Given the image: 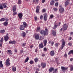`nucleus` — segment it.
Instances as JSON below:
<instances>
[{
  "instance_id": "42",
  "label": "nucleus",
  "mask_w": 73,
  "mask_h": 73,
  "mask_svg": "<svg viewBox=\"0 0 73 73\" xmlns=\"http://www.w3.org/2000/svg\"><path fill=\"white\" fill-rule=\"evenodd\" d=\"M55 5L56 7H57V6L58 5V2L56 3L55 4Z\"/></svg>"
},
{
  "instance_id": "50",
  "label": "nucleus",
  "mask_w": 73,
  "mask_h": 73,
  "mask_svg": "<svg viewBox=\"0 0 73 73\" xmlns=\"http://www.w3.org/2000/svg\"><path fill=\"white\" fill-rule=\"evenodd\" d=\"M35 21H37V17H35Z\"/></svg>"
},
{
  "instance_id": "36",
  "label": "nucleus",
  "mask_w": 73,
  "mask_h": 73,
  "mask_svg": "<svg viewBox=\"0 0 73 73\" xmlns=\"http://www.w3.org/2000/svg\"><path fill=\"white\" fill-rule=\"evenodd\" d=\"M53 9L54 11H57V10H58V9L57 8H53Z\"/></svg>"
},
{
  "instance_id": "14",
  "label": "nucleus",
  "mask_w": 73,
  "mask_h": 73,
  "mask_svg": "<svg viewBox=\"0 0 73 73\" xmlns=\"http://www.w3.org/2000/svg\"><path fill=\"white\" fill-rule=\"evenodd\" d=\"M62 45L65 46V43H66V42L64 40L62 39Z\"/></svg>"
},
{
  "instance_id": "58",
  "label": "nucleus",
  "mask_w": 73,
  "mask_h": 73,
  "mask_svg": "<svg viewBox=\"0 0 73 73\" xmlns=\"http://www.w3.org/2000/svg\"><path fill=\"white\" fill-rule=\"evenodd\" d=\"M31 48H32L33 47V45H32L30 46Z\"/></svg>"
},
{
  "instance_id": "37",
  "label": "nucleus",
  "mask_w": 73,
  "mask_h": 73,
  "mask_svg": "<svg viewBox=\"0 0 73 73\" xmlns=\"http://www.w3.org/2000/svg\"><path fill=\"white\" fill-rule=\"evenodd\" d=\"M39 38H40V35L38 34H37V40L39 39Z\"/></svg>"
},
{
  "instance_id": "23",
  "label": "nucleus",
  "mask_w": 73,
  "mask_h": 73,
  "mask_svg": "<svg viewBox=\"0 0 73 73\" xmlns=\"http://www.w3.org/2000/svg\"><path fill=\"white\" fill-rule=\"evenodd\" d=\"M39 10H40V7L39 6H38L37 7V13H40Z\"/></svg>"
},
{
  "instance_id": "41",
  "label": "nucleus",
  "mask_w": 73,
  "mask_h": 73,
  "mask_svg": "<svg viewBox=\"0 0 73 73\" xmlns=\"http://www.w3.org/2000/svg\"><path fill=\"white\" fill-rule=\"evenodd\" d=\"M4 20H5V19L4 18H2L0 19L1 21H4Z\"/></svg>"
},
{
  "instance_id": "20",
  "label": "nucleus",
  "mask_w": 73,
  "mask_h": 73,
  "mask_svg": "<svg viewBox=\"0 0 73 73\" xmlns=\"http://www.w3.org/2000/svg\"><path fill=\"white\" fill-rule=\"evenodd\" d=\"M12 70L13 72H15L16 70V68L15 67L13 66Z\"/></svg>"
},
{
  "instance_id": "8",
  "label": "nucleus",
  "mask_w": 73,
  "mask_h": 73,
  "mask_svg": "<svg viewBox=\"0 0 73 73\" xmlns=\"http://www.w3.org/2000/svg\"><path fill=\"white\" fill-rule=\"evenodd\" d=\"M44 21H46L47 19H46L47 17L46 16H47V14H46V13H45L44 14Z\"/></svg>"
},
{
  "instance_id": "26",
  "label": "nucleus",
  "mask_w": 73,
  "mask_h": 73,
  "mask_svg": "<svg viewBox=\"0 0 73 73\" xmlns=\"http://www.w3.org/2000/svg\"><path fill=\"white\" fill-rule=\"evenodd\" d=\"M5 32V30H2L0 31V33H4Z\"/></svg>"
},
{
  "instance_id": "27",
  "label": "nucleus",
  "mask_w": 73,
  "mask_h": 73,
  "mask_svg": "<svg viewBox=\"0 0 73 73\" xmlns=\"http://www.w3.org/2000/svg\"><path fill=\"white\" fill-rule=\"evenodd\" d=\"M28 60H29V58L27 57L25 60V62H28Z\"/></svg>"
},
{
  "instance_id": "17",
  "label": "nucleus",
  "mask_w": 73,
  "mask_h": 73,
  "mask_svg": "<svg viewBox=\"0 0 73 73\" xmlns=\"http://www.w3.org/2000/svg\"><path fill=\"white\" fill-rule=\"evenodd\" d=\"M43 43H44V46H45L46 45V43H47V40H43Z\"/></svg>"
},
{
  "instance_id": "4",
  "label": "nucleus",
  "mask_w": 73,
  "mask_h": 73,
  "mask_svg": "<svg viewBox=\"0 0 73 73\" xmlns=\"http://www.w3.org/2000/svg\"><path fill=\"white\" fill-rule=\"evenodd\" d=\"M61 69H62V71L64 73H65V71L66 70L68 69V68H66L65 67L61 66Z\"/></svg>"
},
{
  "instance_id": "61",
  "label": "nucleus",
  "mask_w": 73,
  "mask_h": 73,
  "mask_svg": "<svg viewBox=\"0 0 73 73\" xmlns=\"http://www.w3.org/2000/svg\"><path fill=\"white\" fill-rule=\"evenodd\" d=\"M55 60H56V62H57L58 61V58H55Z\"/></svg>"
},
{
  "instance_id": "39",
  "label": "nucleus",
  "mask_w": 73,
  "mask_h": 73,
  "mask_svg": "<svg viewBox=\"0 0 73 73\" xmlns=\"http://www.w3.org/2000/svg\"><path fill=\"white\" fill-rule=\"evenodd\" d=\"M42 18H43V16L42 15H41L40 16V20H42Z\"/></svg>"
},
{
  "instance_id": "47",
  "label": "nucleus",
  "mask_w": 73,
  "mask_h": 73,
  "mask_svg": "<svg viewBox=\"0 0 73 73\" xmlns=\"http://www.w3.org/2000/svg\"><path fill=\"white\" fill-rule=\"evenodd\" d=\"M0 9H3V7L2 6H0Z\"/></svg>"
},
{
  "instance_id": "15",
  "label": "nucleus",
  "mask_w": 73,
  "mask_h": 73,
  "mask_svg": "<svg viewBox=\"0 0 73 73\" xmlns=\"http://www.w3.org/2000/svg\"><path fill=\"white\" fill-rule=\"evenodd\" d=\"M52 33L54 36H56V32L54 30H53L52 31Z\"/></svg>"
},
{
  "instance_id": "49",
  "label": "nucleus",
  "mask_w": 73,
  "mask_h": 73,
  "mask_svg": "<svg viewBox=\"0 0 73 73\" xmlns=\"http://www.w3.org/2000/svg\"><path fill=\"white\" fill-rule=\"evenodd\" d=\"M53 17H54V16H53V15H51L50 16V18H53Z\"/></svg>"
},
{
  "instance_id": "13",
  "label": "nucleus",
  "mask_w": 73,
  "mask_h": 73,
  "mask_svg": "<svg viewBox=\"0 0 73 73\" xmlns=\"http://www.w3.org/2000/svg\"><path fill=\"white\" fill-rule=\"evenodd\" d=\"M50 55L51 56H53L54 55V51L53 50L51 51L50 52Z\"/></svg>"
},
{
  "instance_id": "24",
  "label": "nucleus",
  "mask_w": 73,
  "mask_h": 73,
  "mask_svg": "<svg viewBox=\"0 0 73 73\" xmlns=\"http://www.w3.org/2000/svg\"><path fill=\"white\" fill-rule=\"evenodd\" d=\"M54 4V0H52L50 3L51 5H53Z\"/></svg>"
},
{
  "instance_id": "21",
  "label": "nucleus",
  "mask_w": 73,
  "mask_h": 73,
  "mask_svg": "<svg viewBox=\"0 0 73 73\" xmlns=\"http://www.w3.org/2000/svg\"><path fill=\"white\" fill-rule=\"evenodd\" d=\"M3 61H1L0 62V68H3Z\"/></svg>"
},
{
  "instance_id": "16",
  "label": "nucleus",
  "mask_w": 73,
  "mask_h": 73,
  "mask_svg": "<svg viewBox=\"0 0 73 73\" xmlns=\"http://www.w3.org/2000/svg\"><path fill=\"white\" fill-rule=\"evenodd\" d=\"M16 10V6H14L13 8V12H15Z\"/></svg>"
},
{
  "instance_id": "56",
  "label": "nucleus",
  "mask_w": 73,
  "mask_h": 73,
  "mask_svg": "<svg viewBox=\"0 0 73 73\" xmlns=\"http://www.w3.org/2000/svg\"><path fill=\"white\" fill-rule=\"evenodd\" d=\"M5 20H6V22H7V21H8V20H9V19L7 18L6 19H5Z\"/></svg>"
},
{
  "instance_id": "3",
  "label": "nucleus",
  "mask_w": 73,
  "mask_h": 73,
  "mask_svg": "<svg viewBox=\"0 0 73 73\" xmlns=\"http://www.w3.org/2000/svg\"><path fill=\"white\" fill-rule=\"evenodd\" d=\"M9 61H10V60H9V58H8L6 61V63L7 66H9V65H11V63H10V62H9Z\"/></svg>"
},
{
  "instance_id": "28",
  "label": "nucleus",
  "mask_w": 73,
  "mask_h": 73,
  "mask_svg": "<svg viewBox=\"0 0 73 73\" xmlns=\"http://www.w3.org/2000/svg\"><path fill=\"white\" fill-rule=\"evenodd\" d=\"M3 41H4V38H1V40H0V42H3Z\"/></svg>"
},
{
  "instance_id": "59",
  "label": "nucleus",
  "mask_w": 73,
  "mask_h": 73,
  "mask_svg": "<svg viewBox=\"0 0 73 73\" xmlns=\"http://www.w3.org/2000/svg\"><path fill=\"white\" fill-rule=\"evenodd\" d=\"M25 45V43H23V46H24Z\"/></svg>"
},
{
  "instance_id": "12",
  "label": "nucleus",
  "mask_w": 73,
  "mask_h": 73,
  "mask_svg": "<svg viewBox=\"0 0 73 73\" xmlns=\"http://www.w3.org/2000/svg\"><path fill=\"white\" fill-rule=\"evenodd\" d=\"M16 43V41L15 40L13 41H10L9 42V44H15Z\"/></svg>"
},
{
  "instance_id": "25",
  "label": "nucleus",
  "mask_w": 73,
  "mask_h": 73,
  "mask_svg": "<svg viewBox=\"0 0 73 73\" xmlns=\"http://www.w3.org/2000/svg\"><path fill=\"white\" fill-rule=\"evenodd\" d=\"M8 24V22L7 21L5 22L3 24V25L5 26H7Z\"/></svg>"
},
{
  "instance_id": "1",
  "label": "nucleus",
  "mask_w": 73,
  "mask_h": 73,
  "mask_svg": "<svg viewBox=\"0 0 73 73\" xmlns=\"http://www.w3.org/2000/svg\"><path fill=\"white\" fill-rule=\"evenodd\" d=\"M40 33L41 35H44V36H46V35H48V34L49 31H48V30L46 28L45 31L41 30L40 31Z\"/></svg>"
},
{
  "instance_id": "51",
  "label": "nucleus",
  "mask_w": 73,
  "mask_h": 73,
  "mask_svg": "<svg viewBox=\"0 0 73 73\" xmlns=\"http://www.w3.org/2000/svg\"><path fill=\"white\" fill-rule=\"evenodd\" d=\"M45 12V9H43L42 10V12H43V13L44 12Z\"/></svg>"
},
{
  "instance_id": "40",
  "label": "nucleus",
  "mask_w": 73,
  "mask_h": 73,
  "mask_svg": "<svg viewBox=\"0 0 73 73\" xmlns=\"http://www.w3.org/2000/svg\"><path fill=\"white\" fill-rule=\"evenodd\" d=\"M70 69H71V70H73V65H71V66H70Z\"/></svg>"
},
{
  "instance_id": "22",
  "label": "nucleus",
  "mask_w": 73,
  "mask_h": 73,
  "mask_svg": "<svg viewBox=\"0 0 73 73\" xmlns=\"http://www.w3.org/2000/svg\"><path fill=\"white\" fill-rule=\"evenodd\" d=\"M40 48H43L44 46H43V44H42V43H41V44H39V45Z\"/></svg>"
},
{
  "instance_id": "5",
  "label": "nucleus",
  "mask_w": 73,
  "mask_h": 73,
  "mask_svg": "<svg viewBox=\"0 0 73 73\" xmlns=\"http://www.w3.org/2000/svg\"><path fill=\"white\" fill-rule=\"evenodd\" d=\"M18 16L20 20H22L23 19V18H22L23 16V13H19L18 14Z\"/></svg>"
},
{
  "instance_id": "48",
  "label": "nucleus",
  "mask_w": 73,
  "mask_h": 73,
  "mask_svg": "<svg viewBox=\"0 0 73 73\" xmlns=\"http://www.w3.org/2000/svg\"><path fill=\"white\" fill-rule=\"evenodd\" d=\"M53 44H54V42H51V45L53 46Z\"/></svg>"
},
{
  "instance_id": "35",
  "label": "nucleus",
  "mask_w": 73,
  "mask_h": 73,
  "mask_svg": "<svg viewBox=\"0 0 73 73\" xmlns=\"http://www.w3.org/2000/svg\"><path fill=\"white\" fill-rule=\"evenodd\" d=\"M68 44L70 46H72V43L71 42H70L68 43Z\"/></svg>"
},
{
  "instance_id": "60",
  "label": "nucleus",
  "mask_w": 73,
  "mask_h": 73,
  "mask_svg": "<svg viewBox=\"0 0 73 73\" xmlns=\"http://www.w3.org/2000/svg\"><path fill=\"white\" fill-rule=\"evenodd\" d=\"M70 35H73V32H71L70 33Z\"/></svg>"
},
{
  "instance_id": "46",
  "label": "nucleus",
  "mask_w": 73,
  "mask_h": 73,
  "mask_svg": "<svg viewBox=\"0 0 73 73\" xmlns=\"http://www.w3.org/2000/svg\"><path fill=\"white\" fill-rule=\"evenodd\" d=\"M13 15H17V12H15L13 13Z\"/></svg>"
},
{
  "instance_id": "31",
  "label": "nucleus",
  "mask_w": 73,
  "mask_h": 73,
  "mask_svg": "<svg viewBox=\"0 0 73 73\" xmlns=\"http://www.w3.org/2000/svg\"><path fill=\"white\" fill-rule=\"evenodd\" d=\"M34 37H35L36 38V40H37V34L35 33L34 35Z\"/></svg>"
},
{
  "instance_id": "45",
  "label": "nucleus",
  "mask_w": 73,
  "mask_h": 73,
  "mask_svg": "<svg viewBox=\"0 0 73 73\" xmlns=\"http://www.w3.org/2000/svg\"><path fill=\"white\" fill-rule=\"evenodd\" d=\"M44 52H46V51L47 50V49H46V47L44 48Z\"/></svg>"
},
{
  "instance_id": "63",
  "label": "nucleus",
  "mask_w": 73,
  "mask_h": 73,
  "mask_svg": "<svg viewBox=\"0 0 73 73\" xmlns=\"http://www.w3.org/2000/svg\"><path fill=\"white\" fill-rule=\"evenodd\" d=\"M24 52V51L23 50H21L20 52V53H23Z\"/></svg>"
},
{
  "instance_id": "7",
  "label": "nucleus",
  "mask_w": 73,
  "mask_h": 73,
  "mask_svg": "<svg viewBox=\"0 0 73 73\" xmlns=\"http://www.w3.org/2000/svg\"><path fill=\"white\" fill-rule=\"evenodd\" d=\"M70 1V0H67L66 2L65 3V6L66 7L69 4V2Z\"/></svg>"
},
{
  "instance_id": "10",
  "label": "nucleus",
  "mask_w": 73,
  "mask_h": 73,
  "mask_svg": "<svg viewBox=\"0 0 73 73\" xmlns=\"http://www.w3.org/2000/svg\"><path fill=\"white\" fill-rule=\"evenodd\" d=\"M41 65L42 66V68H44L45 66H46V64L45 63H41Z\"/></svg>"
},
{
  "instance_id": "11",
  "label": "nucleus",
  "mask_w": 73,
  "mask_h": 73,
  "mask_svg": "<svg viewBox=\"0 0 73 73\" xmlns=\"http://www.w3.org/2000/svg\"><path fill=\"white\" fill-rule=\"evenodd\" d=\"M25 26H24L22 25L20 26V30H23L24 29V28H25Z\"/></svg>"
},
{
  "instance_id": "34",
  "label": "nucleus",
  "mask_w": 73,
  "mask_h": 73,
  "mask_svg": "<svg viewBox=\"0 0 73 73\" xmlns=\"http://www.w3.org/2000/svg\"><path fill=\"white\" fill-rule=\"evenodd\" d=\"M8 52L9 53V54H12V51L11 50H8Z\"/></svg>"
},
{
  "instance_id": "62",
  "label": "nucleus",
  "mask_w": 73,
  "mask_h": 73,
  "mask_svg": "<svg viewBox=\"0 0 73 73\" xmlns=\"http://www.w3.org/2000/svg\"><path fill=\"white\" fill-rule=\"evenodd\" d=\"M2 43H0V46H1H1H2Z\"/></svg>"
},
{
  "instance_id": "64",
  "label": "nucleus",
  "mask_w": 73,
  "mask_h": 73,
  "mask_svg": "<svg viewBox=\"0 0 73 73\" xmlns=\"http://www.w3.org/2000/svg\"><path fill=\"white\" fill-rule=\"evenodd\" d=\"M55 45L56 46H58V44L56 43Z\"/></svg>"
},
{
  "instance_id": "2",
  "label": "nucleus",
  "mask_w": 73,
  "mask_h": 73,
  "mask_svg": "<svg viewBox=\"0 0 73 73\" xmlns=\"http://www.w3.org/2000/svg\"><path fill=\"white\" fill-rule=\"evenodd\" d=\"M9 39V37H8V34H7L6 36L4 37V40L5 41V42H6V41H7Z\"/></svg>"
},
{
  "instance_id": "43",
  "label": "nucleus",
  "mask_w": 73,
  "mask_h": 73,
  "mask_svg": "<svg viewBox=\"0 0 73 73\" xmlns=\"http://www.w3.org/2000/svg\"><path fill=\"white\" fill-rule=\"evenodd\" d=\"M40 27H38L37 28V31H38V32H40Z\"/></svg>"
},
{
  "instance_id": "53",
  "label": "nucleus",
  "mask_w": 73,
  "mask_h": 73,
  "mask_svg": "<svg viewBox=\"0 0 73 73\" xmlns=\"http://www.w3.org/2000/svg\"><path fill=\"white\" fill-rule=\"evenodd\" d=\"M35 61L36 62H37V58H35L34 59Z\"/></svg>"
},
{
  "instance_id": "32",
  "label": "nucleus",
  "mask_w": 73,
  "mask_h": 73,
  "mask_svg": "<svg viewBox=\"0 0 73 73\" xmlns=\"http://www.w3.org/2000/svg\"><path fill=\"white\" fill-rule=\"evenodd\" d=\"M18 3L19 4H21V0H19L18 1Z\"/></svg>"
},
{
  "instance_id": "9",
  "label": "nucleus",
  "mask_w": 73,
  "mask_h": 73,
  "mask_svg": "<svg viewBox=\"0 0 73 73\" xmlns=\"http://www.w3.org/2000/svg\"><path fill=\"white\" fill-rule=\"evenodd\" d=\"M59 11L60 13H62L64 12V9L62 8H60L59 9Z\"/></svg>"
},
{
  "instance_id": "44",
  "label": "nucleus",
  "mask_w": 73,
  "mask_h": 73,
  "mask_svg": "<svg viewBox=\"0 0 73 73\" xmlns=\"http://www.w3.org/2000/svg\"><path fill=\"white\" fill-rule=\"evenodd\" d=\"M26 35L25 33L23 32V36H25Z\"/></svg>"
},
{
  "instance_id": "19",
  "label": "nucleus",
  "mask_w": 73,
  "mask_h": 73,
  "mask_svg": "<svg viewBox=\"0 0 73 73\" xmlns=\"http://www.w3.org/2000/svg\"><path fill=\"white\" fill-rule=\"evenodd\" d=\"M7 4L6 3H2V6H3L4 8H7V5H5Z\"/></svg>"
},
{
  "instance_id": "18",
  "label": "nucleus",
  "mask_w": 73,
  "mask_h": 73,
  "mask_svg": "<svg viewBox=\"0 0 73 73\" xmlns=\"http://www.w3.org/2000/svg\"><path fill=\"white\" fill-rule=\"evenodd\" d=\"M54 68L51 67L49 69V72H52L53 70H54Z\"/></svg>"
},
{
  "instance_id": "54",
  "label": "nucleus",
  "mask_w": 73,
  "mask_h": 73,
  "mask_svg": "<svg viewBox=\"0 0 73 73\" xmlns=\"http://www.w3.org/2000/svg\"><path fill=\"white\" fill-rule=\"evenodd\" d=\"M64 56L65 57H67V54H65L64 55Z\"/></svg>"
},
{
  "instance_id": "55",
  "label": "nucleus",
  "mask_w": 73,
  "mask_h": 73,
  "mask_svg": "<svg viewBox=\"0 0 73 73\" xmlns=\"http://www.w3.org/2000/svg\"><path fill=\"white\" fill-rule=\"evenodd\" d=\"M57 25H54V28H57Z\"/></svg>"
},
{
  "instance_id": "57",
  "label": "nucleus",
  "mask_w": 73,
  "mask_h": 73,
  "mask_svg": "<svg viewBox=\"0 0 73 73\" xmlns=\"http://www.w3.org/2000/svg\"><path fill=\"white\" fill-rule=\"evenodd\" d=\"M38 66L39 68H40V67H41V66L40 65V64H38Z\"/></svg>"
},
{
  "instance_id": "29",
  "label": "nucleus",
  "mask_w": 73,
  "mask_h": 73,
  "mask_svg": "<svg viewBox=\"0 0 73 73\" xmlns=\"http://www.w3.org/2000/svg\"><path fill=\"white\" fill-rule=\"evenodd\" d=\"M34 63V62H33V60H31L29 62V63L30 64H31V65H32V64H33Z\"/></svg>"
},
{
  "instance_id": "38",
  "label": "nucleus",
  "mask_w": 73,
  "mask_h": 73,
  "mask_svg": "<svg viewBox=\"0 0 73 73\" xmlns=\"http://www.w3.org/2000/svg\"><path fill=\"white\" fill-rule=\"evenodd\" d=\"M57 69H56L55 70H54V72H53V73H56V72H57Z\"/></svg>"
},
{
  "instance_id": "6",
  "label": "nucleus",
  "mask_w": 73,
  "mask_h": 73,
  "mask_svg": "<svg viewBox=\"0 0 73 73\" xmlns=\"http://www.w3.org/2000/svg\"><path fill=\"white\" fill-rule=\"evenodd\" d=\"M68 27V26L66 23L64 24L63 25V29L64 30H66Z\"/></svg>"
},
{
  "instance_id": "30",
  "label": "nucleus",
  "mask_w": 73,
  "mask_h": 73,
  "mask_svg": "<svg viewBox=\"0 0 73 73\" xmlns=\"http://www.w3.org/2000/svg\"><path fill=\"white\" fill-rule=\"evenodd\" d=\"M64 46H64L62 45L60 48V49L61 50H62V49L64 48Z\"/></svg>"
},
{
  "instance_id": "33",
  "label": "nucleus",
  "mask_w": 73,
  "mask_h": 73,
  "mask_svg": "<svg viewBox=\"0 0 73 73\" xmlns=\"http://www.w3.org/2000/svg\"><path fill=\"white\" fill-rule=\"evenodd\" d=\"M23 25H24V26L25 27H27V23L25 22H23Z\"/></svg>"
},
{
  "instance_id": "52",
  "label": "nucleus",
  "mask_w": 73,
  "mask_h": 73,
  "mask_svg": "<svg viewBox=\"0 0 73 73\" xmlns=\"http://www.w3.org/2000/svg\"><path fill=\"white\" fill-rule=\"evenodd\" d=\"M45 1V0H42V3H44Z\"/></svg>"
}]
</instances>
